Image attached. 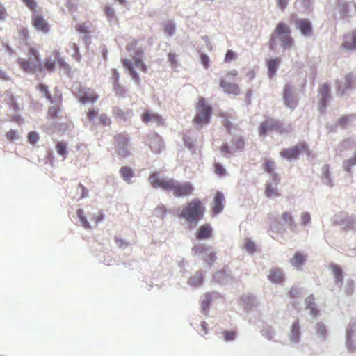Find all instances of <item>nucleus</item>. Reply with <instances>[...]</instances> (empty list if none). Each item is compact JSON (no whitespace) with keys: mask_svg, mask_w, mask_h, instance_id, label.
Returning <instances> with one entry per match:
<instances>
[{"mask_svg":"<svg viewBox=\"0 0 356 356\" xmlns=\"http://www.w3.org/2000/svg\"><path fill=\"white\" fill-rule=\"evenodd\" d=\"M62 95L59 90L56 87L54 88V95H51V99H48L51 104H61L62 102Z\"/></svg>","mask_w":356,"mask_h":356,"instance_id":"obj_60","label":"nucleus"},{"mask_svg":"<svg viewBox=\"0 0 356 356\" xmlns=\"http://www.w3.org/2000/svg\"><path fill=\"white\" fill-rule=\"evenodd\" d=\"M76 193H81L79 197L78 198L79 200L88 197L89 195V191L81 182H79V184L77 185Z\"/></svg>","mask_w":356,"mask_h":356,"instance_id":"obj_53","label":"nucleus"},{"mask_svg":"<svg viewBox=\"0 0 356 356\" xmlns=\"http://www.w3.org/2000/svg\"><path fill=\"white\" fill-rule=\"evenodd\" d=\"M235 152H242L245 148V139L243 136H235L231 140Z\"/></svg>","mask_w":356,"mask_h":356,"instance_id":"obj_41","label":"nucleus"},{"mask_svg":"<svg viewBox=\"0 0 356 356\" xmlns=\"http://www.w3.org/2000/svg\"><path fill=\"white\" fill-rule=\"evenodd\" d=\"M316 334L321 339V341H325L328 337V330L327 326L322 321H319L315 326Z\"/></svg>","mask_w":356,"mask_h":356,"instance_id":"obj_40","label":"nucleus"},{"mask_svg":"<svg viewBox=\"0 0 356 356\" xmlns=\"http://www.w3.org/2000/svg\"><path fill=\"white\" fill-rule=\"evenodd\" d=\"M356 224V216H346L341 217V214H337L332 221V225L334 226L341 225L344 231H349L354 228Z\"/></svg>","mask_w":356,"mask_h":356,"instance_id":"obj_15","label":"nucleus"},{"mask_svg":"<svg viewBox=\"0 0 356 356\" xmlns=\"http://www.w3.org/2000/svg\"><path fill=\"white\" fill-rule=\"evenodd\" d=\"M212 247L206 245L203 243L194 245L191 248V254L194 257L205 254L201 257V259L209 267L211 268L217 259L216 254L214 251H211Z\"/></svg>","mask_w":356,"mask_h":356,"instance_id":"obj_6","label":"nucleus"},{"mask_svg":"<svg viewBox=\"0 0 356 356\" xmlns=\"http://www.w3.org/2000/svg\"><path fill=\"white\" fill-rule=\"evenodd\" d=\"M213 229L211 224L201 225L195 232V238L198 241L210 239L213 236Z\"/></svg>","mask_w":356,"mask_h":356,"instance_id":"obj_24","label":"nucleus"},{"mask_svg":"<svg viewBox=\"0 0 356 356\" xmlns=\"http://www.w3.org/2000/svg\"><path fill=\"white\" fill-rule=\"evenodd\" d=\"M65 6L67 7L68 11L71 13L76 12L78 9V3L76 1H73L72 0H65Z\"/></svg>","mask_w":356,"mask_h":356,"instance_id":"obj_64","label":"nucleus"},{"mask_svg":"<svg viewBox=\"0 0 356 356\" xmlns=\"http://www.w3.org/2000/svg\"><path fill=\"white\" fill-rule=\"evenodd\" d=\"M219 293L216 291L207 292L200 298L201 312L207 316L213 298H218Z\"/></svg>","mask_w":356,"mask_h":356,"instance_id":"obj_18","label":"nucleus"},{"mask_svg":"<svg viewBox=\"0 0 356 356\" xmlns=\"http://www.w3.org/2000/svg\"><path fill=\"white\" fill-rule=\"evenodd\" d=\"M344 79L345 85L343 87L339 83L337 86V93L340 96H343L348 90H355L356 88V79L352 73L346 74Z\"/></svg>","mask_w":356,"mask_h":356,"instance_id":"obj_20","label":"nucleus"},{"mask_svg":"<svg viewBox=\"0 0 356 356\" xmlns=\"http://www.w3.org/2000/svg\"><path fill=\"white\" fill-rule=\"evenodd\" d=\"M56 149L58 155L62 156L63 159L67 157V146L65 142H58L56 145Z\"/></svg>","mask_w":356,"mask_h":356,"instance_id":"obj_46","label":"nucleus"},{"mask_svg":"<svg viewBox=\"0 0 356 356\" xmlns=\"http://www.w3.org/2000/svg\"><path fill=\"white\" fill-rule=\"evenodd\" d=\"M329 269H330L334 275L335 283L340 287L343 283V271L341 267L333 262L329 264Z\"/></svg>","mask_w":356,"mask_h":356,"instance_id":"obj_32","label":"nucleus"},{"mask_svg":"<svg viewBox=\"0 0 356 356\" xmlns=\"http://www.w3.org/2000/svg\"><path fill=\"white\" fill-rule=\"evenodd\" d=\"M356 120V113H350L341 116L336 122L335 127H340L343 129H346L347 125Z\"/></svg>","mask_w":356,"mask_h":356,"instance_id":"obj_39","label":"nucleus"},{"mask_svg":"<svg viewBox=\"0 0 356 356\" xmlns=\"http://www.w3.org/2000/svg\"><path fill=\"white\" fill-rule=\"evenodd\" d=\"M225 198L224 194L221 191H217L214 196L213 206L212 207V213L214 215L220 213L225 207Z\"/></svg>","mask_w":356,"mask_h":356,"instance_id":"obj_26","label":"nucleus"},{"mask_svg":"<svg viewBox=\"0 0 356 356\" xmlns=\"http://www.w3.org/2000/svg\"><path fill=\"white\" fill-rule=\"evenodd\" d=\"M196 109L197 113L193 119L195 125L202 127L208 124L211 121L213 109L211 106L206 104L204 97L200 98Z\"/></svg>","mask_w":356,"mask_h":356,"instance_id":"obj_5","label":"nucleus"},{"mask_svg":"<svg viewBox=\"0 0 356 356\" xmlns=\"http://www.w3.org/2000/svg\"><path fill=\"white\" fill-rule=\"evenodd\" d=\"M256 296L252 293L242 295L240 297V302L243 305L244 311L249 312L256 305Z\"/></svg>","mask_w":356,"mask_h":356,"instance_id":"obj_28","label":"nucleus"},{"mask_svg":"<svg viewBox=\"0 0 356 356\" xmlns=\"http://www.w3.org/2000/svg\"><path fill=\"white\" fill-rule=\"evenodd\" d=\"M355 289V282L353 279H348L345 287V293L347 296H351Z\"/></svg>","mask_w":356,"mask_h":356,"instance_id":"obj_61","label":"nucleus"},{"mask_svg":"<svg viewBox=\"0 0 356 356\" xmlns=\"http://www.w3.org/2000/svg\"><path fill=\"white\" fill-rule=\"evenodd\" d=\"M344 41L341 44V47L350 51H356V29L351 33L345 34L343 36Z\"/></svg>","mask_w":356,"mask_h":356,"instance_id":"obj_27","label":"nucleus"},{"mask_svg":"<svg viewBox=\"0 0 356 356\" xmlns=\"http://www.w3.org/2000/svg\"><path fill=\"white\" fill-rule=\"evenodd\" d=\"M99 109L92 108L87 113V118L90 122L94 126H110L111 124V118L105 113L99 115Z\"/></svg>","mask_w":356,"mask_h":356,"instance_id":"obj_10","label":"nucleus"},{"mask_svg":"<svg viewBox=\"0 0 356 356\" xmlns=\"http://www.w3.org/2000/svg\"><path fill=\"white\" fill-rule=\"evenodd\" d=\"M141 120L146 124L152 122L156 123L157 125L161 126L165 123V120L161 115L156 113H152L149 111H145L143 113L141 116Z\"/></svg>","mask_w":356,"mask_h":356,"instance_id":"obj_23","label":"nucleus"},{"mask_svg":"<svg viewBox=\"0 0 356 356\" xmlns=\"http://www.w3.org/2000/svg\"><path fill=\"white\" fill-rule=\"evenodd\" d=\"M291 29L284 22H279L272 33L268 41L270 50L275 51L277 47V36L280 35L281 47L284 49H288L293 45V39L290 35Z\"/></svg>","mask_w":356,"mask_h":356,"instance_id":"obj_3","label":"nucleus"},{"mask_svg":"<svg viewBox=\"0 0 356 356\" xmlns=\"http://www.w3.org/2000/svg\"><path fill=\"white\" fill-rule=\"evenodd\" d=\"M32 24L38 31L44 34L48 33L50 31V25L42 15L33 14L32 15Z\"/></svg>","mask_w":356,"mask_h":356,"instance_id":"obj_21","label":"nucleus"},{"mask_svg":"<svg viewBox=\"0 0 356 356\" xmlns=\"http://www.w3.org/2000/svg\"><path fill=\"white\" fill-rule=\"evenodd\" d=\"M113 86L116 95L122 97L126 96L127 90L124 86H121L119 83H115Z\"/></svg>","mask_w":356,"mask_h":356,"instance_id":"obj_58","label":"nucleus"},{"mask_svg":"<svg viewBox=\"0 0 356 356\" xmlns=\"http://www.w3.org/2000/svg\"><path fill=\"white\" fill-rule=\"evenodd\" d=\"M183 141L186 147L193 153L195 152V145L188 136L184 135Z\"/></svg>","mask_w":356,"mask_h":356,"instance_id":"obj_55","label":"nucleus"},{"mask_svg":"<svg viewBox=\"0 0 356 356\" xmlns=\"http://www.w3.org/2000/svg\"><path fill=\"white\" fill-rule=\"evenodd\" d=\"M261 334L268 340H272L275 336V330L272 326L266 325L262 328Z\"/></svg>","mask_w":356,"mask_h":356,"instance_id":"obj_50","label":"nucleus"},{"mask_svg":"<svg viewBox=\"0 0 356 356\" xmlns=\"http://www.w3.org/2000/svg\"><path fill=\"white\" fill-rule=\"evenodd\" d=\"M307 149V146L300 141L292 147L283 149L280 152V156L289 161H293L298 160L299 156L304 153V150Z\"/></svg>","mask_w":356,"mask_h":356,"instance_id":"obj_13","label":"nucleus"},{"mask_svg":"<svg viewBox=\"0 0 356 356\" xmlns=\"http://www.w3.org/2000/svg\"><path fill=\"white\" fill-rule=\"evenodd\" d=\"M321 181L323 184L330 188L334 187V183L331 177L330 166L329 164H325L321 168Z\"/></svg>","mask_w":356,"mask_h":356,"instance_id":"obj_33","label":"nucleus"},{"mask_svg":"<svg viewBox=\"0 0 356 356\" xmlns=\"http://www.w3.org/2000/svg\"><path fill=\"white\" fill-rule=\"evenodd\" d=\"M206 209L199 198H193L188 202L178 215L179 218L186 220L190 229H195L198 222L204 218Z\"/></svg>","mask_w":356,"mask_h":356,"instance_id":"obj_2","label":"nucleus"},{"mask_svg":"<svg viewBox=\"0 0 356 356\" xmlns=\"http://www.w3.org/2000/svg\"><path fill=\"white\" fill-rule=\"evenodd\" d=\"M282 219L283 220V221H284L286 223L289 225V229L292 232H296L297 225L295 222L293 216H292V213L291 212H284L282 213Z\"/></svg>","mask_w":356,"mask_h":356,"instance_id":"obj_42","label":"nucleus"},{"mask_svg":"<svg viewBox=\"0 0 356 356\" xmlns=\"http://www.w3.org/2000/svg\"><path fill=\"white\" fill-rule=\"evenodd\" d=\"M104 12L106 14V16L107 17L108 21L111 23H116L118 21V18L115 15V10L110 6H106L104 9Z\"/></svg>","mask_w":356,"mask_h":356,"instance_id":"obj_47","label":"nucleus"},{"mask_svg":"<svg viewBox=\"0 0 356 356\" xmlns=\"http://www.w3.org/2000/svg\"><path fill=\"white\" fill-rule=\"evenodd\" d=\"M266 195L268 197H272L273 196H279L280 194L277 192V187H273L271 184H266Z\"/></svg>","mask_w":356,"mask_h":356,"instance_id":"obj_59","label":"nucleus"},{"mask_svg":"<svg viewBox=\"0 0 356 356\" xmlns=\"http://www.w3.org/2000/svg\"><path fill=\"white\" fill-rule=\"evenodd\" d=\"M146 143L151 151L156 154H160L165 147L163 138L156 133L148 135Z\"/></svg>","mask_w":356,"mask_h":356,"instance_id":"obj_16","label":"nucleus"},{"mask_svg":"<svg viewBox=\"0 0 356 356\" xmlns=\"http://www.w3.org/2000/svg\"><path fill=\"white\" fill-rule=\"evenodd\" d=\"M77 216L79 219L81 225L86 229H90L91 225L85 215L84 210L82 208H79L76 211Z\"/></svg>","mask_w":356,"mask_h":356,"instance_id":"obj_44","label":"nucleus"},{"mask_svg":"<svg viewBox=\"0 0 356 356\" xmlns=\"http://www.w3.org/2000/svg\"><path fill=\"white\" fill-rule=\"evenodd\" d=\"M112 113L115 120L123 122L128 121L134 115V113L131 109L126 108L125 110H122L118 106L113 107Z\"/></svg>","mask_w":356,"mask_h":356,"instance_id":"obj_25","label":"nucleus"},{"mask_svg":"<svg viewBox=\"0 0 356 356\" xmlns=\"http://www.w3.org/2000/svg\"><path fill=\"white\" fill-rule=\"evenodd\" d=\"M301 12L305 14H309L314 10L313 1L301 0Z\"/></svg>","mask_w":356,"mask_h":356,"instance_id":"obj_52","label":"nucleus"},{"mask_svg":"<svg viewBox=\"0 0 356 356\" xmlns=\"http://www.w3.org/2000/svg\"><path fill=\"white\" fill-rule=\"evenodd\" d=\"M115 149L118 156L127 158L131 154L130 138L126 133H120L115 136Z\"/></svg>","mask_w":356,"mask_h":356,"instance_id":"obj_8","label":"nucleus"},{"mask_svg":"<svg viewBox=\"0 0 356 356\" xmlns=\"http://www.w3.org/2000/svg\"><path fill=\"white\" fill-rule=\"evenodd\" d=\"M27 139L29 143L35 145L39 141L40 135L37 131H31L28 134Z\"/></svg>","mask_w":356,"mask_h":356,"instance_id":"obj_57","label":"nucleus"},{"mask_svg":"<svg viewBox=\"0 0 356 356\" xmlns=\"http://www.w3.org/2000/svg\"><path fill=\"white\" fill-rule=\"evenodd\" d=\"M152 213L155 217L161 220H163L168 213V209L165 205L163 204H160L153 210Z\"/></svg>","mask_w":356,"mask_h":356,"instance_id":"obj_43","label":"nucleus"},{"mask_svg":"<svg viewBox=\"0 0 356 356\" xmlns=\"http://www.w3.org/2000/svg\"><path fill=\"white\" fill-rule=\"evenodd\" d=\"M282 100L286 108L294 111L298 106L299 98L296 92L294 86L286 83L283 87Z\"/></svg>","mask_w":356,"mask_h":356,"instance_id":"obj_7","label":"nucleus"},{"mask_svg":"<svg viewBox=\"0 0 356 356\" xmlns=\"http://www.w3.org/2000/svg\"><path fill=\"white\" fill-rule=\"evenodd\" d=\"M149 181L154 188H161L167 193L172 192L176 197L188 196L194 191L193 184L189 181L180 183L175 179H162L157 172L152 173L149 177Z\"/></svg>","mask_w":356,"mask_h":356,"instance_id":"obj_1","label":"nucleus"},{"mask_svg":"<svg viewBox=\"0 0 356 356\" xmlns=\"http://www.w3.org/2000/svg\"><path fill=\"white\" fill-rule=\"evenodd\" d=\"M269 131H275L280 134H289L291 131V126H284L283 122L279 119L268 118L263 121L259 127V134L260 136H266Z\"/></svg>","mask_w":356,"mask_h":356,"instance_id":"obj_4","label":"nucleus"},{"mask_svg":"<svg viewBox=\"0 0 356 356\" xmlns=\"http://www.w3.org/2000/svg\"><path fill=\"white\" fill-rule=\"evenodd\" d=\"M54 58L58 62V66L60 68H62L66 71V72H70V66L69 64H67L63 58L60 57V54L58 51H55L54 53Z\"/></svg>","mask_w":356,"mask_h":356,"instance_id":"obj_45","label":"nucleus"},{"mask_svg":"<svg viewBox=\"0 0 356 356\" xmlns=\"http://www.w3.org/2000/svg\"><path fill=\"white\" fill-rule=\"evenodd\" d=\"M302 331L300 321L295 320L290 328L289 333V339L293 344H298L301 341Z\"/></svg>","mask_w":356,"mask_h":356,"instance_id":"obj_22","label":"nucleus"},{"mask_svg":"<svg viewBox=\"0 0 356 356\" xmlns=\"http://www.w3.org/2000/svg\"><path fill=\"white\" fill-rule=\"evenodd\" d=\"M307 256L302 252L297 251L290 259V264L298 270H302V266L306 264Z\"/></svg>","mask_w":356,"mask_h":356,"instance_id":"obj_31","label":"nucleus"},{"mask_svg":"<svg viewBox=\"0 0 356 356\" xmlns=\"http://www.w3.org/2000/svg\"><path fill=\"white\" fill-rule=\"evenodd\" d=\"M7 140L10 142H14L19 138V135L17 130L10 129L6 134Z\"/></svg>","mask_w":356,"mask_h":356,"instance_id":"obj_62","label":"nucleus"},{"mask_svg":"<svg viewBox=\"0 0 356 356\" xmlns=\"http://www.w3.org/2000/svg\"><path fill=\"white\" fill-rule=\"evenodd\" d=\"M17 63L20 66V68L25 72L35 73L37 71V63H33V62L22 58H18L17 60Z\"/></svg>","mask_w":356,"mask_h":356,"instance_id":"obj_34","label":"nucleus"},{"mask_svg":"<svg viewBox=\"0 0 356 356\" xmlns=\"http://www.w3.org/2000/svg\"><path fill=\"white\" fill-rule=\"evenodd\" d=\"M263 168L267 172L272 174L274 172L275 163L273 161L266 159L263 163Z\"/></svg>","mask_w":356,"mask_h":356,"instance_id":"obj_54","label":"nucleus"},{"mask_svg":"<svg viewBox=\"0 0 356 356\" xmlns=\"http://www.w3.org/2000/svg\"><path fill=\"white\" fill-rule=\"evenodd\" d=\"M235 279L230 270L222 268L212 275V282L221 286H225L229 283L234 282Z\"/></svg>","mask_w":356,"mask_h":356,"instance_id":"obj_14","label":"nucleus"},{"mask_svg":"<svg viewBox=\"0 0 356 356\" xmlns=\"http://www.w3.org/2000/svg\"><path fill=\"white\" fill-rule=\"evenodd\" d=\"M318 95L320 96L318 110L321 114H323L325 113V110L331 99L330 85L327 83L320 85L318 88Z\"/></svg>","mask_w":356,"mask_h":356,"instance_id":"obj_12","label":"nucleus"},{"mask_svg":"<svg viewBox=\"0 0 356 356\" xmlns=\"http://www.w3.org/2000/svg\"><path fill=\"white\" fill-rule=\"evenodd\" d=\"M295 25L300 33L305 37H310L313 34V26L309 19H297L295 20Z\"/></svg>","mask_w":356,"mask_h":356,"instance_id":"obj_19","label":"nucleus"},{"mask_svg":"<svg viewBox=\"0 0 356 356\" xmlns=\"http://www.w3.org/2000/svg\"><path fill=\"white\" fill-rule=\"evenodd\" d=\"M305 302L306 308L310 310V314L313 317L316 318L318 316L320 311L317 308L316 304L315 303L314 296L313 294H311L309 296H307L305 298Z\"/></svg>","mask_w":356,"mask_h":356,"instance_id":"obj_36","label":"nucleus"},{"mask_svg":"<svg viewBox=\"0 0 356 356\" xmlns=\"http://www.w3.org/2000/svg\"><path fill=\"white\" fill-rule=\"evenodd\" d=\"M164 30L168 36H172L175 33L176 26L174 22L169 21L164 26Z\"/></svg>","mask_w":356,"mask_h":356,"instance_id":"obj_56","label":"nucleus"},{"mask_svg":"<svg viewBox=\"0 0 356 356\" xmlns=\"http://www.w3.org/2000/svg\"><path fill=\"white\" fill-rule=\"evenodd\" d=\"M341 147L343 150H351L356 147V142L351 138H346L341 142Z\"/></svg>","mask_w":356,"mask_h":356,"instance_id":"obj_49","label":"nucleus"},{"mask_svg":"<svg viewBox=\"0 0 356 356\" xmlns=\"http://www.w3.org/2000/svg\"><path fill=\"white\" fill-rule=\"evenodd\" d=\"M75 95L78 101L82 104L88 103L93 104L98 99V95L90 88L79 84L76 87Z\"/></svg>","mask_w":356,"mask_h":356,"instance_id":"obj_9","label":"nucleus"},{"mask_svg":"<svg viewBox=\"0 0 356 356\" xmlns=\"http://www.w3.org/2000/svg\"><path fill=\"white\" fill-rule=\"evenodd\" d=\"M144 55V50L142 48H138L134 51V56H133L135 64L140 63V60H143Z\"/></svg>","mask_w":356,"mask_h":356,"instance_id":"obj_63","label":"nucleus"},{"mask_svg":"<svg viewBox=\"0 0 356 356\" xmlns=\"http://www.w3.org/2000/svg\"><path fill=\"white\" fill-rule=\"evenodd\" d=\"M355 165H356V152L353 157L343 161V168L345 171L348 172V173H351L352 167Z\"/></svg>","mask_w":356,"mask_h":356,"instance_id":"obj_48","label":"nucleus"},{"mask_svg":"<svg viewBox=\"0 0 356 356\" xmlns=\"http://www.w3.org/2000/svg\"><path fill=\"white\" fill-rule=\"evenodd\" d=\"M280 63L281 60L277 58L269 59L267 60L266 65L268 68V75L270 79L275 76Z\"/></svg>","mask_w":356,"mask_h":356,"instance_id":"obj_37","label":"nucleus"},{"mask_svg":"<svg viewBox=\"0 0 356 356\" xmlns=\"http://www.w3.org/2000/svg\"><path fill=\"white\" fill-rule=\"evenodd\" d=\"M220 87L223 89L224 92L227 95H234L235 96L240 94V87L236 83H227L223 79L220 81Z\"/></svg>","mask_w":356,"mask_h":356,"instance_id":"obj_30","label":"nucleus"},{"mask_svg":"<svg viewBox=\"0 0 356 356\" xmlns=\"http://www.w3.org/2000/svg\"><path fill=\"white\" fill-rule=\"evenodd\" d=\"M120 177L127 184H132L131 179L135 176L133 169L129 166H122L119 170Z\"/></svg>","mask_w":356,"mask_h":356,"instance_id":"obj_38","label":"nucleus"},{"mask_svg":"<svg viewBox=\"0 0 356 356\" xmlns=\"http://www.w3.org/2000/svg\"><path fill=\"white\" fill-rule=\"evenodd\" d=\"M204 280V273L200 270L188 279V284L191 287L197 288L203 284Z\"/></svg>","mask_w":356,"mask_h":356,"instance_id":"obj_35","label":"nucleus"},{"mask_svg":"<svg viewBox=\"0 0 356 356\" xmlns=\"http://www.w3.org/2000/svg\"><path fill=\"white\" fill-rule=\"evenodd\" d=\"M356 337V318L350 319L346 329V348L349 353L356 352L355 338Z\"/></svg>","mask_w":356,"mask_h":356,"instance_id":"obj_11","label":"nucleus"},{"mask_svg":"<svg viewBox=\"0 0 356 356\" xmlns=\"http://www.w3.org/2000/svg\"><path fill=\"white\" fill-rule=\"evenodd\" d=\"M268 280L273 284H283L285 281V275L281 268H273L270 270Z\"/></svg>","mask_w":356,"mask_h":356,"instance_id":"obj_29","label":"nucleus"},{"mask_svg":"<svg viewBox=\"0 0 356 356\" xmlns=\"http://www.w3.org/2000/svg\"><path fill=\"white\" fill-rule=\"evenodd\" d=\"M220 152L225 158H229L232 154L236 153L233 147H229L227 143H222L220 147Z\"/></svg>","mask_w":356,"mask_h":356,"instance_id":"obj_51","label":"nucleus"},{"mask_svg":"<svg viewBox=\"0 0 356 356\" xmlns=\"http://www.w3.org/2000/svg\"><path fill=\"white\" fill-rule=\"evenodd\" d=\"M334 10L339 14V19L346 20L351 11L350 4L346 0H336Z\"/></svg>","mask_w":356,"mask_h":356,"instance_id":"obj_17","label":"nucleus"}]
</instances>
